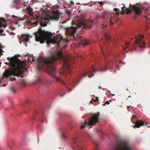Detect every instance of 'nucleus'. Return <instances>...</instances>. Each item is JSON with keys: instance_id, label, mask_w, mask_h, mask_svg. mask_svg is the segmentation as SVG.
Returning a JSON list of instances; mask_svg holds the SVG:
<instances>
[{"instance_id": "1", "label": "nucleus", "mask_w": 150, "mask_h": 150, "mask_svg": "<svg viewBox=\"0 0 150 150\" xmlns=\"http://www.w3.org/2000/svg\"><path fill=\"white\" fill-rule=\"evenodd\" d=\"M58 59H62L64 62V66L65 67L60 73L61 74L64 75L65 77L68 74L71 75V70L69 59L64 58L61 51L59 52L57 55H53L50 57L45 58L40 57L38 61L39 67L45 69L46 72L57 81L60 82L62 84L68 87V85L63 80L59 77L57 75L56 67L54 65L56 61Z\"/></svg>"}, {"instance_id": "2", "label": "nucleus", "mask_w": 150, "mask_h": 150, "mask_svg": "<svg viewBox=\"0 0 150 150\" xmlns=\"http://www.w3.org/2000/svg\"><path fill=\"white\" fill-rule=\"evenodd\" d=\"M7 59L10 62L9 66L11 68L5 71L3 75V78H8L11 75L23 77V72L26 70L25 63L18 58L13 57L11 58L8 57Z\"/></svg>"}, {"instance_id": "3", "label": "nucleus", "mask_w": 150, "mask_h": 150, "mask_svg": "<svg viewBox=\"0 0 150 150\" xmlns=\"http://www.w3.org/2000/svg\"><path fill=\"white\" fill-rule=\"evenodd\" d=\"M93 21L89 19L88 21L85 19H83L81 21L79 22L78 24L76 27H72L67 31V35H69L71 38H72L75 40L80 39V44H82L84 45H86L89 43L88 41L86 38L79 35H77L76 36V30L77 28H80L83 27L84 29L87 28H90L91 25L93 24Z\"/></svg>"}, {"instance_id": "4", "label": "nucleus", "mask_w": 150, "mask_h": 150, "mask_svg": "<svg viewBox=\"0 0 150 150\" xmlns=\"http://www.w3.org/2000/svg\"><path fill=\"white\" fill-rule=\"evenodd\" d=\"M35 35V39L36 41H39L40 43H43L45 40L50 41L52 43L56 42V41L54 40L52 42L50 40V38L52 34L48 32L45 31V30H42L40 28L38 31L33 33Z\"/></svg>"}, {"instance_id": "5", "label": "nucleus", "mask_w": 150, "mask_h": 150, "mask_svg": "<svg viewBox=\"0 0 150 150\" xmlns=\"http://www.w3.org/2000/svg\"><path fill=\"white\" fill-rule=\"evenodd\" d=\"M112 150H133L129 141L122 140L117 142Z\"/></svg>"}, {"instance_id": "6", "label": "nucleus", "mask_w": 150, "mask_h": 150, "mask_svg": "<svg viewBox=\"0 0 150 150\" xmlns=\"http://www.w3.org/2000/svg\"><path fill=\"white\" fill-rule=\"evenodd\" d=\"M99 114H95L93 115L92 117L90 118L88 122H86L82 123L81 127V128L82 129L86 126H89V125H92L98 122Z\"/></svg>"}, {"instance_id": "7", "label": "nucleus", "mask_w": 150, "mask_h": 150, "mask_svg": "<svg viewBox=\"0 0 150 150\" xmlns=\"http://www.w3.org/2000/svg\"><path fill=\"white\" fill-rule=\"evenodd\" d=\"M75 145V150H87L83 146V142L77 137H75L73 139Z\"/></svg>"}, {"instance_id": "8", "label": "nucleus", "mask_w": 150, "mask_h": 150, "mask_svg": "<svg viewBox=\"0 0 150 150\" xmlns=\"http://www.w3.org/2000/svg\"><path fill=\"white\" fill-rule=\"evenodd\" d=\"M103 18L110 21V25H112L113 24V22L116 21L117 20V19H114L115 17L113 14L111 15L110 13L106 11L104 13Z\"/></svg>"}, {"instance_id": "9", "label": "nucleus", "mask_w": 150, "mask_h": 150, "mask_svg": "<svg viewBox=\"0 0 150 150\" xmlns=\"http://www.w3.org/2000/svg\"><path fill=\"white\" fill-rule=\"evenodd\" d=\"M135 37V44L137 45L138 46L139 48H144L145 47V43L142 40V39L143 38L144 36L140 34L138 37V39L137 38L136 36Z\"/></svg>"}, {"instance_id": "10", "label": "nucleus", "mask_w": 150, "mask_h": 150, "mask_svg": "<svg viewBox=\"0 0 150 150\" xmlns=\"http://www.w3.org/2000/svg\"><path fill=\"white\" fill-rule=\"evenodd\" d=\"M102 54L105 59V62H106L105 64L102 69V71H103L108 69L109 67H110L111 65L112 61V60H106L107 55L103 51L102 52Z\"/></svg>"}, {"instance_id": "11", "label": "nucleus", "mask_w": 150, "mask_h": 150, "mask_svg": "<svg viewBox=\"0 0 150 150\" xmlns=\"http://www.w3.org/2000/svg\"><path fill=\"white\" fill-rule=\"evenodd\" d=\"M130 6L135 12V14L139 15L142 12V10L143 9V7L142 6L140 5H139L138 4H137L136 5H132L131 4H129Z\"/></svg>"}, {"instance_id": "12", "label": "nucleus", "mask_w": 150, "mask_h": 150, "mask_svg": "<svg viewBox=\"0 0 150 150\" xmlns=\"http://www.w3.org/2000/svg\"><path fill=\"white\" fill-rule=\"evenodd\" d=\"M145 122L140 120H138L135 123L134 127L135 128V127L137 128H139L141 126H143L144 125Z\"/></svg>"}, {"instance_id": "13", "label": "nucleus", "mask_w": 150, "mask_h": 150, "mask_svg": "<svg viewBox=\"0 0 150 150\" xmlns=\"http://www.w3.org/2000/svg\"><path fill=\"white\" fill-rule=\"evenodd\" d=\"M122 10L123 11V13H125L126 12V13L127 14L129 13H131L132 11L131 9L126 7L125 6H124L122 8Z\"/></svg>"}, {"instance_id": "14", "label": "nucleus", "mask_w": 150, "mask_h": 150, "mask_svg": "<svg viewBox=\"0 0 150 150\" xmlns=\"http://www.w3.org/2000/svg\"><path fill=\"white\" fill-rule=\"evenodd\" d=\"M21 38H22V40L23 41L27 42L29 40V38H31V36H30L27 34H23L21 36Z\"/></svg>"}, {"instance_id": "15", "label": "nucleus", "mask_w": 150, "mask_h": 150, "mask_svg": "<svg viewBox=\"0 0 150 150\" xmlns=\"http://www.w3.org/2000/svg\"><path fill=\"white\" fill-rule=\"evenodd\" d=\"M88 135L91 138V140L93 141V143L94 144V145H95V150H98V142L96 140H93L91 135H90L89 134H88Z\"/></svg>"}, {"instance_id": "16", "label": "nucleus", "mask_w": 150, "mask_h": 150, "mask_svg": "<svg viewBox=\"0 0 150 150\" xmlns=\"http://www.w3.org/2000/svg\"><path fill=\"white\" fill-rule=\"evenodd\" d=\"M96 71V69L92 67L91 70L89 71L87 73H85L83 74L82 78L86 76L88 74H91L92 72H95Z\"/></svg>"}, {"instance_id": "17", "label": "nucleus", "mask_w": 150, "mask_h": 150, "mask_svg": "<svg viewBox=\"0 0 150 150\" xmlns=\"http://www.w3.org/2000/svg\"><path fill=\"white\" fill-rule=\"evenodd\" d=\"M104 35L106 39L107 43H108L110 40V38L108 34L107 33H105Z\"/></svg>"}, {"instance_id": "18", "label": "nucleus", "mask_w": 150, "mask_h": 150, "mask_svg": "<svg viewBox=\"0 0 150 150\" xmlns=\"http://www.w3.org/2000/svg\"><path fill=\"white\" fill-rule=\"evenodd\" d=\"M34 20L35 21H30V23L32 25H36L38 24V22L36 20L34 19Z\"/></svg>"}, {"instance_id": "19", "label": "nucleus", "mask_w": 150, "mask_h": 150, "mask_svg": "<svg viewBox=\"0 0 150 150\" xmlns=\"http://www.w3.org/2000/svg\"><path fill=\"white\" fill-rule=\"evenodd\" d=\"M6 20L3 18L0 19V28L2 27V22H5Z\"/></svg>"}, {"instance_id": "20", "label": "nucleus", "mask_w": 150, "mask_h": 150, "mask_svg": "<svg viewBox=\"0 0 150 150\" xmlns=\"http://www.w3.org/2000/svg\"><path fill=\"white\" fill-rule=\"evenodd\" d=\"M3 48V46L0 44V54L1 55H2L1 53H2V52H4V51H3L2 49V48Z\"/></svg>"}, {"instance_id": "21", "label": "nucleus", "mask_w": 150, "mask_h": 150, "mask_svg": "<svg viewBox=\"0 0 150 150\" xmlns=\"http://www.w3.org/2000/svg\"><path fill=\"white\" fill-rule=\"evenodd\" d=\"M20 0H14L13 3L15 4H18L19 3Z\"/></svg>"}, {"instance_id": "22", "label": "nucleus", "mask_w": 150, "mask_h": 150, "mask_svg": "<svg viewBox=\"0 0 150 150\" xmlns=\"http://www.w3.org/2000/svg\"><path fill=\"white\" fill-rule=\"evenodd\" d=\"M118 10V9L116 8L114 9V10L115 11L116 14L117 16L119 14V13L117 12Z\"/></svg>"}, {"instance_id": "23", "label": "nucleus", "mask_w": 150, "mask_h": 150, "mask_svg": "<svg viewBox=\"0 0 150 150\" xmlns=\"http://www.w3.org/2000/svg\"><path fill=\"white\" fill-rule=\"evenodd\" d=\"M28 11L29 13L31 14L32 13V9L31 8H28Z\"/></svg>"}, {"instance_id": "24", "label": "nucleus", "mask_w": 150, "mask_h": 150, "mask_svg": "<svg viewBox=\"0 0 150 150\" xmlns=\"http://www.w3.org/2000/svg\"><path fill=\"white\" fill-rule=\"evenodd\" d=\"M50 18L52 20H56L58 18L54 16H52L50 17Z\"/></svg>"}, {"instance_id": "25", "label": "nucleus", "mask_w": 150, "mask_h": 150, "mask_svg": "<svg viewBox=\"0 0 150 150\" xmlns=\"http://www.w3.org/2000/svg\"><path fill=\"white\" fill-rule=\"evenodd\" d=\"M62 137L64 139H65L66 137V136L65 134L64 133H62Z\"/></svg>"}, {"instance_id": "26", "label": "nucleus", "mask_w": 150, "mask_h": 150, "mask_svg": "<svg viewBox=\"0 0 150 150\" xmlns=\"http://www.w3.org/2000/svg\"><path fill=\"white\" fill-rule=\"evenodd\" d=\"M53 80H50L48 81L47 83L49 85H51L53 82Z\"/></svg>"}, {"instance_id": "27", "label": "nucleus", "mask_w": 150, "mask_h": 150, "mask_svg": "<svg viewBox=\"0 0 150 150\" xmlns=\"http://www.w3.org/2000/svg\"><path fill=\"white\" fill-rule=\"evenodd\" d=\"M62 41H64V40L62 38V40H61L59 42H58V46L60 47V45Z\"/></svg>"}, {"instance_id": "28", "label": "nucleus", "mask_w": 150, "mask_h": 150, "mask_svg": "<svg viewBox=\"0 0 150 150\" xmlns=\"http://www.w3.org/2000/svg\"><path fill=\"white\" fill-rule=\"evenodd\" d=\"M43 119H45V117L44 116H43L42 117V116L41 117V121L42 122H44V121L43 120Z\"/></svg>"}, {"instance_id": "29", "label": "nucleus", "mask_w": 150, "mask_h": 150, "mask_svg": "<svg viewBox=\"0 0 150 150\" xmlns=\"http://www.w3.org/2000/svg\"><path fill=\"white\" fill-rule=\"evenodd\" d=\"M40 25L41 26H43V27H45L47 25V24H45L43 23H42V22L40 23Z\"/></svg>"}, {"instance_id": "30", "label": "nucleus", "mask_w": 150, "mask_h": 150, "mask_svg": "<svg viewBox=\"0 0 150 150\" xmlns=\"http://www.w3.org/2000/svg\"><path fill=\"white\" fill-rule=\"evenodd\" d=\"M125 44L127 46V47H130V44L129 43V42H125Z\"/></svg>"}, {"instance_id": "31", "label": "nucleus", "mask_w": 150, "mask_h": 150, "mask_svg": "<svg viewBox=\"0 0 150 150\" xmlns=\"http://www.w3.org/2000/svg\"><path fill=\"white\" fill-rule=\"evenodd\" d=\"M3 29H0V34L3 35L2 33H3Z\"/></svg>"}, {"instance_id": "32", "label": "nucleus", "mask_w": 150, "mask_h": 150, "mask_svg": "<svg viewBox=\"0 0 150 150\" xmlns=\"http://www.w3.org/2000/svg\"><path fill=\"white\" fill-rule=\"evenodd\" d=\"M98 3L100 4V5H103L104 4V3L103 2H98Z\"/></svg>"}, {"instance_id": "33", "label": "nucleus", "mask_w": 150, "mask_h": 150, "mask_svg": "<svg viewBox=\"0 0 150 150\" xmlns=\"http://www.w3.org/2000/svg\"><path fill=\"white\" fill-rule=\"evenodd\" d=\"M105 104H109V102L108 101H107L105 102Z\"/></svg>"}, {"instance_id": "34", "label": "nucleus", "mask_w": 150, "mask_h": 150, "mask_svg": "<svg viewBox=\"0 0 150 150\" xmlns=\"http://www.w3.org/2000/svg\"><path fill=\"white\" fill-rule=\"evenodd\" d=\"M35 60V59L33 57L32 58L31 61L32 62L34 61Z\"/></svg>"}, {"instance_id": "35", "label": "nucleus", "mask_w": 150, "mask_h": 150, "mask_svg": "<svg viewBox=\"0 0 150 150\" xmlns=\"http://www.w3.org/2000/svg\"><path fill=\"white\" fill-rule=\"evenodd\" d=\"M16 80V79L15 78L13 77V78H12V80Z\"/></svg>"}, {"instance_id": "36", "label": "nucleus", "mask_w": 150, "mask_h": 150, "mask_svg": "<svg viewBox=\"0 0 150 150\" xmlns=\"http://www.w3.org/2000/svg\"><path fill=\"white\" fill-rule=\"evenodd\" d=\"M75 80H73L72 81V82L73 83H75Z\"/></svg>"}, {"instance_id": "37", "label": "nucleus", "mask_w": 150, "mask_h": 150, "mask_svg": "<svg viewBox=\"0 0 150 150\" xmlns=\"http://www.w3.org/2000/svg\"><path fill=\"white\" fill-rule=\"evenodd\" d=\"M67 13H70V12L69 10L67 11Z\"/></svg>"}, {"instance_id": "38", "label": "nucleus", "mask_w": 150, "mask_h": 150, "mask_svg": "<svg viewBox=\"0 0 150 150\" xmlns=\"http://www.w3.org/2000/svg\"><path fill=\"white\" fill-rule=\"evenodd\" d=\"M98 100V98H97L95 100V101H97Z\"/></svg>"}, {"instance_id": "39", "label": "nucleus", "mask_w": 150, "mask_h": 150, "mask_svg": "<svg viewBox=\"0 0 150 150\" xmlns=\"http://www.w3.org/2000/svg\"><path fill=\"white\" fill-rule=\"evenodd\" d=\"M93 75H94L93 74L92 76H88L89 77V78H91V77L92 76H93Z\"/></svg>"}, {"instance_id": "40", "label": "nucleus", "mask_w": 150, "mask_h": 150, "mask_svg": "<svg viewBox=\"0 0 150 150\" xmlns=\"http://www.w3.org/2000/svg\"><path fill=\"white\" fill-rule=\"evenodd\" d=\"M131 105H130V106H127V107L128 108H130V107H131Z\"/></svg>"}, {"instance_id": "41", "label": "nucleus", "mask_w": 150, "mask_h": 150, "mask_svg": "<svg viewBox=\"0 0 150 150\" xmlns=\"http://www.w3.org/2000/svg\"><path fill=\"white\" fill-rule=\"evenodd\" d=\"M7 26V25L6 24H4V27H6Z\"/></svg>"}, {"instance_id": "42", "label": "nucleus", "mask_w": 150, "mask_h": 150, "mask_svg": "<svg viewBox=\"0 0 150 150\" xmlns=\"http://www.w3.org/2000/svg\"><path fill=\"white\" fill-rule=\"evenodd\" d=\"M111 95L112 96H114L115 95V94H111Z\"/></svg>"}, {"instance_id": "43", "label": "nucleus", "mask_w": 150, "mask_h": 150, "mask_svg": "<svg viewBox=\"0 0 150 150\" xmlns=\"http://www.w3.org/2000/svg\"><path fill=\"white\" fill-rule=\"evenodd\" d=\"M97 3V2H94V3L93 4H96Z\"/></svg>"}, {"instance_id": "44", "label": "nucleus", "mask_w": 150, "mask_h": 150, "mask_svg": "<svg viewBox=\"0 0 150 150\" xmlns=\"http://www.w3.org/2000/svg\"><path fill=\"white\" fill-rule=\"evenodd\" d=\"M37 127H40L39 125H38Z\"/></svg>"}, {"instance_id": "45", "label": "nucleus", "mask_w": 150, "mask_h": 150, "mask_svg": "<svg viewBox=\"0 0 150 150\" xmlns=\"http://www.w3.org/2000/svg\"><path fill=\"white\" fill-rule=\"evenodd\" d=\"M146 11H148V8H146Z\"/></svg>"}, {"instance_id": "46", "label": "nucleus", "mask_w": 150, "mask_h": 150, "mask_svg": "<svg viewBox=\"0 0 150 150\" xmlns=\"http://www.w3.org/2000/svg\"><path fill=\"white\" fill-rule=\"evenodd\" d=\"M133 47L134 48H135V45L133 46Z\"/></svg>"}, {"instance_id": "47", "label": "nucleus", "mask_w": 150, "mask_h": 150, "mask_svg": "<svg viewBox=\"0 0 150 150\" xmlns=\"http://www.w3.org/2000/svg\"><path fill=\"white\" fill-rule=\"evenodd\" d=\"M5 64H8V62H6V63H5Z\"/></svg>"}, {"instance_id": "48", "label": "nucleus", "mask_w": 150, "mask_h": 150, "mask_svg": "<svg viewBox=\"0 0 150 150\" xmlns=\"http://www.w3.org/2000/svg\"><path fill=\"white\" fill-rule=\"evenodd\" d=\"M23 83L25 84V82L24 81V82H23Z\"/></svg>"}, {"instance_id": "49", "label": "nucleus", "mask_w": 150, "mask_h": 150, "mask_svg": "<svg viewBox=\"0 0 150 150\" xmlns=\"http://www.w3.org/2000/svg\"><path fill=\"white\" fill-rule=\"evenodd\" d=\"M101 86H99V88H100V89H101Z\"/></svg>"}, {"instance_id": "50", "label": "nucleus", "mask_w": 150, "mask_h": 150, "mask_svg": "<svg viewBox=\"0 0 150 150\" xmlns=\"http://www.w3.org/2000/svg\"><path fill=\"white\" fill-rule=\"evenodd\" d=\"M146 30H147V26H146Z\"/></svg>"}, {"instance_id": "51", "label": "nucleus", "mask_w": 150, "mask_h": 150, "mask_svg": "<svg viewBox=\"0 0 150 150\" xmlns=\"http://www.w3.org/2000/svg\"><path fill=\"white\" fill-rule=\"evenodd\" d=\"M34 119V118H31V120H33Z\"/></svg>"}, {"instance_id": "52", "label": "nucleus", "mask_w": 150, "mask_h": 150, "mask_svg": "<svg viewBox=\"0 0 150 150\" xmlns=\"http://www.w3.org/2000/svg\"><path fill=\"white\" fill-rule=\"evenodd\" d=\"M63 95H62L61 96V97L63 96Z\"/></svg>"}, {"instance_id": "53", "label": "nucleus", "mask_w": 150, "mask_h": 150, "mask_svg": "<svg viewBox=\"0 0 150 150\" xmlns=\"http://www.w3.org/2000/svg\"><path fill=\"white\" fill-rule=\"evenodd\" d=\"M71 89H70V90H69V91H71Z\"/></svg>"}, {"instance_id": "54", "label": "nucleus", "mask_w": 150, "mask_h": 150, "mask_svg": "<svg viewBox=\"0 0 150 150\" xmlns=\"http://www.w3.org/2000/svg\"><path fill=\"white\" fill-rule=\"evenodd\" d=\"M127 110H128L129 111V109H127Z\"/></svg>"}, {"instance_id": "55", "label": "nucleus", "mask_w": 150, "mask_h": 150, "mask_svg": "<svg viewBox=\"0 0 150 150\" xmlns=\"http://www.w3.org/2000/svg\"><path fill=\"white\" fill-rule=\"evenodd\" d=\"M0 83H1V81L0 80Z\"/></svg>"}, {"instance_id": "56", "label": "nucleus", "mask_w": 150, "mask_h": 150, "mask_svg": "<svg viewBox=\"0 0 150 150\" xmlns=\"http://www.w3.org/2000/svg\"><path fill=\"white\" fill-rule=\"evenodd\" d=\"M91 103H92V101L91 102Z\"/></svg>"}, {"instance_id": "57", "label": "nucleus", "mask_w": 150, "mask_h": 150, "mask_svg": "<svg viewBox=\"0 0 150 150\" xmlns=\"http://www.w3.org/2000/svg\"><path fill=\"white\" fill-rule=\"evenodd\" d=\"M36 113H38V112H36Z\"/></svg>"}, {"instance_id": "58", "label": "nucleus", "mask_w": 150, "mask_h": 150, "mask_svg": "<svg viewBox=\"0 0 150 150\" xmlns=\"http://www.w3.org/2000/svg\"><path fill=\"white\" fill-rule=\"evenodd\" d=\"M103 28H104V27H105V26H104V27L103 26Z\"/></svg>"}]
</instances>
